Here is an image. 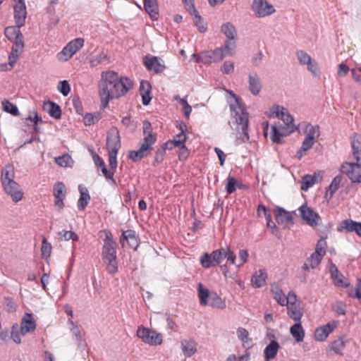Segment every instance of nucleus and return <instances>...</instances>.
Masks as SVG:
<instances>
[{
	"instance_id": "1",
	"label": "nucleus",
	"mask_w": 361,
	"mask_h": 361,
	"mask_svg": "<svg viewBox=\"0 0 361 361\" xmlns=\"http://www.w3.org/2000/svg\"><path fill=\"white\" fill-rule=\"evenodd\" d=\"M133 87L132 81L126 78H119L117 73L107 71L102 73L99 82V94L102 109H105L110 99L123 96Z\"/></svg>"
},
{
	"instance_id": "2",
	"label": "nucleus",
	"mask_w": 361,
	"mask_h": 361,
	"mask_svg": "<svg viewBox=\"0 0 361 361\" xmlns=\"http://www.w3.org/2000/svg\"><path fill=\"white\" fill-rule=\"evenodd\" d=\"M233 101L230 102V109L235 117V122L239 126L237 128L238 144H241L249 140L248 128V114L242 103L241 99L235 94L232 93Z\"/></svg>"
},
{
	"instance_id": "3",
	"label": "nucleus",
	"mask_w": 361,
	"mask_h": 361,
	"mask_svg": "<svg viewBox=\"0 0 361 361\" xmlns=\"http://www.w3.org/2000/svg\"><path fill=\"white\" fill-rule=\"evenodd\" d=\"M100 237L104 235V245L102 247V259L107 263L106 269L109 274H115L117 271L116 247L117 243L113 239L110 231L103 230L99 232Z\"/></svg>"
},
{
	"instance_id": "4",
	"label": "nucleus",
	"mask_w": 361,
	"mask_h": 361,
	"mask_svg": "<svg viewBox=\"0 0 361 361\" xmlns=\"http://www.w3.org/2000/svg\"><path fill=\"white\" fill-rule=\"evenodd\" d=\"M144 139L140 147L137 150L129 152L128 158L134 162H137L142 159L147 157L153 149L152 145L157 140L156 135L152 133L151 123L145 121L142 126Z\"/></svg>"
},
{
	"instance_id": "5",
	"label": "nucleus",
	"mask_w": 361,
	"mask_h": 361,
	"mask_svg": "<svg viewBox=\"0 0 361 361\" xmlns=\"http://www.w3.org/2000/svg\"><path fill=\"white\" fill-rule=\"evenodd\" d=\"M300 126L304 128V132L306 134L302 143L301 150L306 152L312 147L317 138L319 137V126H312V124L306 122H303L300 124Z\"/></svg>"
},
{
	"instance_id": "6",
	"label": "nucleus",
	"mask_w": 361,
	"mask_h": 361,
	"mask_svg": "<svg viewBox=\"0 0 361 361\" xmlns=\"http://www.w3.org/2000/svg\"><path fill=\"white\" fill-rule=\"evenodd\" d=\"M226 257V247L213 251L212 253H204L200 257V264L205 268L216 267Z\"/></svg>"
},
{
	"instance_id": "7",
	"label": "nucleus",
	"mask_w": 361,
	"mask_h": 361,
	"mask_svg": "<svg viewBox=\"0 0 361 361\" xmlns=\"http://www.w3.org/2000/svg\"><path fill=\"white\" fill-rule=\"evenodd\" d=\"M136 334L145 343L152 345H160L163 341L161 334L143 326L138 327Z\"/></svg>"
},
{
	"instance_id": "8",
	"label": "nucleus",
	"mask_w": 361,
	"mask_h": 361,
	"mask_svg": "<svg viewBox=\"0 0 361 361\" xmlns=\"http://www.w3.org/2000/svg\"><path fill=\"white\" fill-rule=\"evenodd\" d=\"M84 44L82 38H76L66 44V46L58 54L59 61H66L71 59Z\"/></svg>"
},
{
	"instance_id": "9",
	"label": "nucleus",
	"mask_w": 361,
	"mask_h": 361,
	"mask_svg": "<svg viewBox=\"0 0 361 361\" xmlns=\"http://www.w3.org/2000/svg\"><path fill=\"white\" fill-rule=\"evenodd\" d=\"M251 7L257 18H264L276 12L274 6L267 0H253Z\"/></svg>"
},
{
	"instance_id": "10",
	"label": "nucleus",
	"mask_w": 361,
	"mask_h": 361,
	"mask_svg": "<svg viewBox=\"0 0 361 361\" xmlns=\"http://www.w3.org/2000/svg\"><path fill=\"white\" fill-rule=\"evenodd\" d=\"M341 171L345 173L353 183H361V163L345 162L342 164Z\"/></svg>"
},
{
	"instance_id": "11",
	"label": "nucleus",
	"mask_w": 361,
	"mask_h": 361,
	"mask_svg": "<svg viewBox=\"0 0 361 361\" xmlns=\"http://www.w3.org/2000/svg\"><path fill=\"white\" fill-rule=\"evenodd\" d=\"M106 147L108 154H118L121 148L120 136L116 128H111L107 134Z\"/></svg>"
},
{
	"instance_id": "12",
	"label": "nucleus",
	"mask_w": 361,
	"mask_h": 361,
	"mask_svg": "<svg viewBox=\"0 0 361 361\" xmlns=\"http://www.w3.org/2000/svg\"><path fill=\"white\" fill-rule=\"evenodd\" d=\"M224 57L222 47L214 50H208L200 53V60L204 63H212L219 62Z\"/></svg>"
},
{
	"instance_id": "13",
	"label": "nucleus",
	"mask_w": 361,
	"mask_h": 361,
	"mask_svg": "<svg viewBox=\"0 0 361 361\" xmlns=\"http://www.w3.org/2000/svg\"><path fill=\"white\" fill-rule=\"evenodd\" d=\"M300 216L306 223L312 226L315 227L319 224L320 216L313 211V209L306 204H302L298 209Z\"/></svg>"
},
{
	"instance_id": "14",
	"label": "nucleus",
	"mask_w": 361,
	"mask_h": 361,
	"mask_svg": "<svg viewBox=\"0 0 361 361\" xmlns=\"http://www.w3.org/2000/svg\"><path fill=\"white\" fill-rule=\"evenodd\" d=\"M5 192L9 195L13 202H18L23 198V192L20 185L16 181L2 185Z\"/></svg>"
},
{
	"instance_id": "15",
	"label": "nucleus",
	"mask_w": 361,
	"mask_h": 361,
	"mask_svg": "<svg viewBox=\"0 0 361 361\" xmlns=\"http://www.w3.org/2000/svg\"><path fill=\"white\" fill-rule=\"evenodd\" d=\"M53 195L54 196V206L58 212H61L64 207L66 198V186L62 182H57L54 186Z\"/></svg>"
},
{
	"instance_id": "16",
	"label": "nucleus",
	"mask_w": 361,
	"mask_h": 361,
	"mask_svg": "<svg viewBox=\"0 0 361 361\" xmlns=\"http://www.w3.org/2000/svg\"><path fill=\"white\" fill-rule=\"evenodd\" d=\"M262 82L259 74L252 71L248 74V90L254 95H258L262 89Z\"/></svg>"
},
{
	"instance_id": "17",
	"label": "nucleus",
	"mask_w": 361,
	"mask_h": 361,
	"mask_svg": "<svg viewBox=\"0 0 361 361\" xmlns=\"http://www.w3.org/2000/svg\"><path fill=\"white\" fill-rule=\"evenodd\" d=\"M338 322L332 321L316 329L314 331V339L317 341H324L328 336L335 329Z\"/></svg>"
},
{
	"instance_id": "18",
	"label": "nucleus",
	"mask_w": 361,
	"mask_h": 361,
	"mask_svg": "<svg viewBox=\"0 0 361 361\" xmlns=\"http://www.w3.org/2000/svg\"><path fill=\"white\" fill-rule=\"evenodd\" d=\"M272 111L274 113H276V116L280 118L286 126L292 127L291 132L297 129L296 127L292 125L294 119L286 108L275 105L272 107Z\"/></svg>"
},
{
	"instance_id": "19",
	"label": "nucleus",
	"mask_w": 361,
	"mask_h": 361,
	"mask_svg": "<svg viewBox=\"0 0 361 361\" xmlns=\"http://www.w3.org/2000/svg\"><path fill=\"white\" fill-rule=\"evenodd\" d=\"M126 242L131 248L137 249L138 247V240L135 231L127 230L123 232L120 238V243L123 247H125Z\"/></svg>"
},
{
	"instance_id": "20",
	"label": "nucleus",
	"mask_w": 361,
	"mask_h": 361,
	"mask_svg": "<svg viewBox=\"0 0 361 361\" xmlns=\"http://www.w3.org/2000/svg\"><path fill=\"white\" fill-rule=\"evenodd\" d=\"M13 9L16 24L18 27H21L25 25L27 17L25 4H16Z\"/></svg>"
},
{
	"instance_id": "21",
	"label": "nucleus",
	"mask_w": 361,
	"mask_h": 361,
	"mask_svg": "<svg viewBox=\"0 0 361 361\" xmlns=\"http://www.w3.org/2000/svg\"><path fill=\"white\" fill-rule=\"evenodd\" d=\"M21 334L25 335L29 332L34 331L36 329V322L33 317L30 313H25L22 319L20 324Z\"/></svg>"
},
{
	"instance_id": "22",
	"label": "nucleus",
	"mask_w": 361,
	"mask_h": 361,
	"mask_svg": "<svg viewBox=\"0 0 361 361\" xmlns=\"http://www.w3.org/2000/svg\"><path fill=\"white\" fill-rule=\"evenodd\" d=\"M353 159L361 163V135L353 133L350 137Z\"/></svg>"
},
{
	"instance_id": "23",
	"label": "nucleus",
	"mask_w": 361,
	"mask_h": 361,
	"mask_svg": "<svg viewBox=\"0 0 361 361\" xmlns=\"http://www.w3.org/2000/svg\"><path fill=\"white\" fill-rule=\"evenodd\" d=\"M144 63L148 70L156 73L162 72L165 68V66L161 63L160 58L157 56L146 57Z\"/></svg>"
},
{
	"instance_id": "24",
	"label": "nucleus",
	"mask_w": 361,
	"mask_h": 361,
	"mask_svg": "<svg viewBox=\"0 0 361 361\" xmlns=\"http://www.w3.org/2000/svg\"><path fill=\"white\" fill-rule=\"evenodd\" d=\"M322 175L320 172L314 173L313 175H305L302 178L301 183V189L303 191H307L314 184L322 180Z\"/></svg>"
},
{
	"instance_id": "25",
	"label": "nucleus",
	"mask_w": 361,
	"mask_h": 361,
	"mask_svg": "<svg viewBox=\"0 0 361 361\" xmlns=\"http://www.w3.org/2000/svg\"><path fill=\"white\" fill-rule=\"evenodd\" d=\"M144 8L152 20L159 17V6L157 0H144Z\"/></svg>"
},
{
	"instance_id": "26",
	"label": "nucleus",
	"mask_w": 361,
	"mask_h": 361,
	"mask_svg": "<svg viewBox=\"0 0 361 361\" xmlns=\"http://www.w3.org/2000/svg\"><path fill=\"white\" fill-rule=\"evenodd\" d=\"M280 348L279 343L276 340H272L266 346L264 350V355L266 361H269L276 357L278 351Z\"/></svg>"
},
{
	"instance_id": "27",
	"label": "nucleus",
	"mask_w": 361,
	"mask_h": 361,
	"mask_svg": "<svg viewBox=\"0 0 361 361\" xmlns=\"http://www.w3.org/2000/svg\"><path fill=\"white\" fill-rule=\"evenodd\" d=\"M151 85L148 81L142 80L140 83V92L142 96V104L147 106L149 104L152 97L151 94Z\"/></svg>"
},
{
	"instance_id": "28",
	"label": "nucleus",
	"mask_w": 361,
	"mask_h": 361,
	"mask_svg": "<svg viewBox=\"0 0 361 361\" xmlns=\"http://www.w3.org/2000/svg\"><path fill=\"white\" fill-rule=\"evenodd\" d=\"M15 171L12 164H6L1 170V185L8 183L14 180Z\"/></svg>"
},
{
	"instance_id": "29",
	"label": "nucleus",
	"mask_w": 361,
	"mask_h": 361,
	"mask_svg": "<svg viewBox=\"0 0 361 361\" xmlns=\"http://www.w3.org/2000/svg\"><path fill=\"white\" fill-rule=\"evenodd\" d=\"M276 220L279 224L290 223L294 224V220L291 214L284 209L278 207L276 213Z\"/></svg>"
},
{
	"instance_id": "30",
	"label": "nucleus",
	"mask_w": 361,
	"mask_h": 361,
	"mask_svg": "<svg viewBox=\"0 0 361 361\" xmlns=\"http://www.w3.org/2000/svg\"><path fill=\"white\" fill-rule=\"evenodd\" d=\"M267 278V273L263 270H259L252 276L251 282L255 288H261L265 285Z\"/></svg>"
},
{
	"instance_id": "31",
	"label": "nucleus",
	"mask_w": 361,
	"mask_h": 361,
	"mask_svg": "<svg viewBox=\"0 0 361 361\" xmlns=\"http://www.w3.org/2000/svg\"><path fill=\"white\" fill-rule=\"evenodd\" d=\"M80 190V198L78 201V207L79 210L83 211L89 203L90 200V196L88 193V191L86 188H82V186H79Z\"/></svg>"
},
{
	"instance_id": "32",
	"label": "nucleus",
	"mask_w": 361,
	"mask_h": 361,
	"mask_svg": "<svg viewBox=\"0 0 361 361\" xmlns=\"http://www.w3.org/2000/svg\"><path fill=\"white\" fill-rule=\"evenodd\" d=\"M342 227L348 231H355L361 237V223L354 221L351 219L344 220L341 223Z\"/></svg>"
},
{
	"instance_id": "33",
	"label": "nucleus",
	"mask_w": 361,
	"mask_h": 361,
	"mask_svg": "<svg viewBox=\"0 0 361 361\" xmlns=\"http://www.w3.org/2000/svg\"><path fill=\"white\" fill-rule=\"evenodd\" d=\"M207 305L215 308L224 309L226 308V303L216 293H212L209 299L207 300Z\"/></svg>"
},
{
	"instance_id": "34",
	"label": "nucleus",
	"mask_w": 361,
	"mask_h": 361,
	"mask_svg": "<svg viewBox=\"0 0 361 361\" xmlns=\"http://www.w3.org/2000/svg\"><path fill=\"white\" fill-rule=\"evenodd\" d=\"M181 348L186 357H190L196 352V344L194 341L184 340L181 342Z\"/></svg>"
},
{
	"instance_id": "35",
	"label": "nucleus",
	"mask_w": 361,
	"mask_h": 361,
	"mask_svg": "<svg viewBox=\"0 0 361 361\" xmlns=\"http://www.w3.org/2000/svg\"><path fill=\"white\" fill-rule=\"evenodd\" d=\"M271 293L274 295V300L281 306H284L285 297L282 289L277 284L271 285Z\"/></svg>"
},
{
	"instance_id": "36",
	"label": "nucleus",
	"mask_w": 361,
	"mask_h": 361,
	"mask_svg": "<svg viewBox=\"0 0 361 361\" xmlns=\"http://www.w3.org/2000/svg\"><path fill=\"white\" fill-rule=\"evenodd\" d=\"M197 291L200 305L202 306L207 305V300L209 299L212 293H210L209 290L206 288L201 283L198 284Z\"/></svg>"
},
{
	"instance_id": "37",
	"label": "nucleus",
	"mask_w": 361,
	"mask_h": 361,
	"mask_svg": "<svg viewBox=\"0 0 361 361\" xmlns=\"http://www.w3.org/2000/svg\"><path fill=\"white\" fill-rule=\"evenodd\" d=\"M291 335L295 338L297 342L303 341L305 333L300 323L293 324L290 329Z\"/></svg>"
},
{
	"instance_id": "38",
	"label": "nucleus",
	"mask_w": 361,
	"mask_h": 361,
	"mask_svg": "<svg viewBox=\"0 0 361 361\" xmlns=\"http://www.w3.org/2000/svg\"><path fill=\"white\" fill-rule=\"evenodd\" d=\"M288 314V316L293 319L295 322H299L301 319L302 316V312L299 307V305H289L287 306Z\"/></svg>"
},
{
	"instance_id": "39",
	"label": "nucleus",
	"mask_w": 361,
	"mask_h": 361,
	"mask_svg": "<svg viewBox=\"0 0 361 361\" xmlns=\"http://www.w3.org/2000/svg\"><path fill=\"white\" fill-rule=\"evenodd\" d=\"M44 105L47 108H48V113L51 117L56 119L61 118V110L60 106L57 104L52 102H49L46 103Z\"/></svg>"
},
{
	"instance_id": "40",
	"label": "nucleus",
	"mask_w": 361,
	"mask_h": 361,
	"mask_svg": "<svg viewBox=\"0 0 361 361\" xmlns=\"http://www.w3.org/2000/svg\"><path fill=\"white\" fill-rule=\"evenodd\" d=\"M221 30L228 39H234L236 37V30L234 25L231 23L222 25Z\"/></svg>"
},
{
	"instance_id": "41",
	"label": "nucleus",
	"mask_w": 361,
	"mask_h": 361,
	"mask_svg": "<svg viewBox=\"0 0 361 361\" xmlns=\"http://www.w3.org/2000/svg\"><path fill=\"white\" fill-rule=\"evenodd\" d=\"M330 271L331 274V276H332V278H334L335 279L336 283L337 286H348V284L343 281V276L339 272V271L338 270V269L335 264H331V266L330 267Z\"/></svg>"
},
{
	"instance_id": "42",
	"label": "nucleus",
	"mask_w": 361,
	"mask_h": 361,
	"mask_svg": "<svg viewBox=\"0 0 361 361\" xmlns=\"http://www.w3.org/2000/svg\"><path fill=\"white\" fill-rule=\"evenodd\" d=\"M190 15L193 16V21L195 26L197 27L198 30L200 32H204L207 30V26L204 20L199 15L198 11L196 10V12H190Z\"/></svg>"
},
{
	"instance_id": "43",
	"label": "nucleus",
	"mask_w": 361,
	"mask_h": 361,
	"mask_svg": "<svg viewBox=\"0 0 361 361\" xmlns=\"http://www.w3.org/2000/svg\"><path fill=\"white\" fill-rule=\"evenodd\" d=\"M345 340L344 336H341L338 339L335 340L331 343V348L334 351L335 353L338 355H343L341 350L345 345Z\"/></svg>"
},
{
	"instance_id": "44",
	"label": "nucleus",
	"mask_w": 361,
	"mask_h": 361,
	"mask_svg": "<svg viewBox=\"0 0 361 361\" xmlns=\"http://www.w3.org/2000/svg\"><path fill=\"white\" fill-rule=\"evenodd\" d=\"M237 335L238 338L243 342V345L250 348L251 346V341L248 337V331L242 327H240L237 330Z\"/></svg>"
},
{
	"instance_id": "45",
	"label": "nucleus",
	"mask_w": 361,
	"mask_h": 361,
	"mask_svg": "<svg viewBox=\"0 0 361 361\" xmlns=\"http://www.w3.org/2000/svg\"><path fill=\"white\" fill-rule=\"evenodd\" d=\"M342 180V176L338 175L336 176L332 180L331 185L329 187L327 190V194H329L330 197H331L334 193L338 190L340 186V183Z\"/></svg>"
},
{
	"instance_id": "46",
	"label": "nucleus",
	"mask_w": 361,
	"mask_h": 361,
	"mask_svg": "<svg viewBox=\"0 0 361 361\" xmlns=\"http://www.w3.org/2000/svg\"><path fill=\"white\" fill-rule=\"evenodd\" d=\"M3 109L6 112H8L13 116H18L19 111L17 106L13 103L8 102V100H4L2 102Z\"/></svg>"
},
{
	"instance_id": "47",
	"label": "nucleus",
	"mask_w": 361,
	"mask_h": 361,
	"mask_svg": "<svg viewBox=\"0 0 361 361\" xmlns=\"http://www.w3.org/2000/svg\"><path fill=\"white\" fill-rule=\"evenodd\" d=\"M58 235L60 237L61 240H69L71 239L73 240V241H78L79 239L78 235L72 231H59L58 233Z\"/></svg>"
},
{
	"instance_id": "48",
	"label": "nucleus",
	"mask_w": 361,
	"mask_h": 361,
	"mask_svg": "<svg viewBox=\"0 0 361 361\" xmlns=\"http://www.w3.org/2000/svg\"><path fill=\"white\" fill-rule=\"evenodd\" d=\"M297 59L301 65H306L310 63L311 56L303 50H298L296 52Z\"/></svg>"
},
{
	"instance_id": "49",
	"label": "nucleus",
	"mask_w": 361,
	"mask_h": 361,
	"mask_svg": "<svg viewBox=\"0 0 361 361\" xmlns=\"http://www.w3.org/2000/svg\"><path fill=\"white\" fill-rule=\"evenodd\" d=\"M42 245L41 247L42 255L43 257L48 258L51 255V245L49 243L46 238H42Z\"/></svg>"
},
{
	"instance_id": "50",
	"label": "nucleus",
	"mask_w": 361,
	"mask_h": 361,
	"mask_svg": "<svg viewBox=\"0 0 361 361\" xmlns=\"http://www.w3.org/2000/svg\"><path fill=\"white\" fill-rule=\"evenodd\" d=\"M18 32H21L20 30V27H18L17 26H10L5 29V35L10 41H13L14 37L18 35Z\"/></svg>"
},
{
	"instance_id": "51",
	"label": "nucleus",
	"mask_w": 361,
	"mask_h": 361,
	"mask_svg": "<svg viewBox=\"0 0 361 361\" xmlns=\"http://www.w3.org/2000/svg\"><path fill=\"white\" fill-rule=\"evenodd\" d=\"M166 150L162 147L159 148L154 155V160L152 163L153 166H157L160 164L164 159Z\"/></svg>"
},
{
	"instance_id": "52",
	"label": "nucleus",
	"mask_w": 361,
	"mask_h": 361,
	"mask_svg": "<svg viewBox=\"0 0 361 361\" xmlns=\"http://www.w3.org/2000/svg\"><path fill=\"white\" fill-rule=\"evenodd\" d=\"M323 256L318 255L317 253L313 252L311 256L307 258V262H310V267L311 268L315 269L321 262Z\"/></svg>"
},
{
	"instance_id": "53",
	"label": "nucleus",
	"mask_w": 361,
	"mask_h": 361,
	"mask_svg": "<svg viewBox=\"0 0 361 361\" xmlns=\"http://www.w3.org/2000/svg\"><path fill=\"white\" fill-rule=\"evenodd\" d=\"M326 242L324 238H320L316 245L314 253L324 256L326 254Z\"/></svg>"
},
{
	"instance_id": "54",
	"label": "nucleus",
	"mask_w": 361,
	"mask_h": 361,
	"mask_svg": "<svg viewBox=\"0 0 361 361\" xmlns=\"http://www.w3.org/2000/svg\"><path fill=\"white\" fill-rule=\"evenodd\" d=\"M100 119V114H86L84 116V123L85 126H91Z\"/></svg>"
},
{
	"instance_id": "55",
	"label": "nucleus",
	"mask_w": 361,
	"mask_h": 361,
	"mask_svg": "<svg viewBox=\"0 0 361 361\" xmlns=\"http://www.w3.org/2000/svg\"><path fill=\"white\" fill-rule=\"evenodd\" d=\"M73 162L71 157L68 154H64L56 159V163L62 167H67Z\"/></svg>"
},
{
	"instance_id": "56",
	"label": "nucleus",
	"mask_w": 361,
	"mask_h": 361,
	"mask_svg": "<svg viewBox=\"0 0 361 361\" xmlns=\"http://www.w3.org/2000/svg\"><path fill=\"white\" fill-rule=\"evenodd\" d=\"M101 171H102V173L104 175V176L106 178V179L110 180L111 184L114 186L117 185L116 181L115 180V178H114V175L115 173L114 172H113L111 169L108 170L107 168L106 167V166L101 168Z\"/></svg>"
},
{
	"instance_id": "57",
	"label": "nucleus",
	"mask_w": 361,
	"mask_h": 361,
	"mask_svg": "<svg viewBox=\"0 0 361 361\" xmlns=\"http://www.w3.org/2000/svg\"><path fill=\"white\" fill-rule=\"evenodd\" d=\"M58 90L63 96L66 97L71 91L68 82L67 80L60 81L58 85Z\"/></svg>"
},
{
	"instance_id": "58",
	"label": "nucleus",
	"mask_w": 361,
	"mask_h": 361,
	"mask_svg": "<svg viewBox=\"0 0 361 361\" xmlns=\"http://www.w3.org/2000/svg\"><path fill=\"white\" fill-rule=\"evenodd\" d=\"M187 140V136L185 133H179L176 136H174L173 139L171 140L175 145L180 147L183 145H185V142Z\"/></svg>"
},
{
	"instance_id": "59",
	"label": "nucleus",
	"mask_w": 361,
	"mask_h": 361,
	"mask_svg": "<svg viewBox=\"0 0 361 361\" xmlns=\"http://www.w3.org/2000/svg\"><path fill=\"white\" fill-rule=\"evenodd\" d=\"M306 65L308 71H310L313 74V75L316 77H319L320 75L318 63L315 61L311 59L310 63H307Z\"/></svg>"
},
{
	"instance_id": "60",
	"label": "nucleus",
	"mask_w": 361,
	"mask_h": 361,
	"mask_svg": "<svg viewBox=\"0 0 361 361\" xmlns=\"http://www.w3.org/2000/svg\"><path fill=\"white\" fill-rule=\"evenodd\" d=\"M4 305L6 310L8 312H14L17 308L16 302L11 298H5Z\"/></svg>"
},
{
	"instance_id": "61",
	"label": "nucleus",
	"mask_w": 361,
	"mask_h": 361,
	"mask_svg": "<svg viewBox=\"0 0 361 361\" xmlns=\"http://www.w3.org/2000/svg\"><path fill=\"white\" fill-rule=\"evenodd\" d=\"M236 179L229 176L227 178V184L226 185V191L228 194H231L235 191Z\"/></svg>"
},
{
	"instance_id": "62",
	"label": "nucleus",
	"mask_w": 361,
	"mask_h": 361,
	"mask_svg": "<svg viewBox=\"0 0 361 361\" xmlns=\"http://www.w3.org/2000/svg\"><path fill=\"white\" fill-rule=\"evenodd\" d=\"M109 169L115 173L117 169V154H109Z\"/></svg>"
},
{
	"instance_id": "63",
	"label": "nucleus",
	"mask_w": 361,
	"mask_h": 361,
	"mask_svg": "<svg viewBox=\"0 0 361 361\" xmlns=\"http://www.w3.org/2000/svg\"><path fill=\"white\" fill-rule=\"evenodd\" d=\"M297 296L294 292L290 291L287 296L285 297L284 306H288L289 305H297L296 303Z\"/></svg>"
},
{
	"instance_id": "64",
	"label": "nucleus",
	"mask_w": 361,
	"mask_h": 361,
	"mask_svg": "<svg viewBox=\"0 0 361 361\" xmlns=\"http://www.w3.org/2000/svg\"><path fill=\"white\" fill-rule=\"evenodd\" d=\"M271 140L276 143H281V137L283 135L278 131L276 126L271 127Z\"/></svg>"
}]
</instances>
